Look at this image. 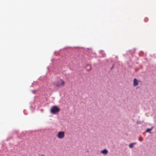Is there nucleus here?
Masks as SVG:
<instances>
[{"label": "nucleus", "mask_w": 156, "mask_h": 156, "mask_svg": "<svg viewBox=\"0 0 156 156\" xmlns=\"http://www.w3.org/2000/svg\"><path fill=\"white\" fill-rule=\"evenodd\" d=\"M15 132L16 133H17L18 132V131L17 130H16Z\"/></svg>", "instance_id": "12"}, {"label": "nucleus", "mask_w": 156, "mask_h": 156, "mask_svg": "<svg viewBox=\"0 0 156 156\" xmlns=\"http://www.w3.org/2000/svg\"><path fill=\"white\" fill-rule=\"evenodd\" d=\"M57 136L59 139H62L65 136L64 133L63 132H59L58 133Z\"/></svg>", "instance_id": "3"}, {"label": "nucleus", "mask_w": 156, "mask_h": 156, "mask_svg": "<svg viewBox=\"0 0 156 156\" xmlns=\"http://www.w3.org/2000/svg\"><path fill=\"white\" fill-rule=\"evenodd\" d=\"M153 128V127L152 126L150 128L147 129L146 130V132L147 133L151 131L152 130Z\"/></svg>", "instance_id": "6"}, {"label": "nucleus", "mask_w": 156, "mask_h": 156, "mask_svg": "<svg viewBox=\"0 0 156 156\" xmlns=\"http://www.w3.org/2000/svg\"><path fill=\"white\" fill-rule=\"evenodd\" d=\"M65 83V82L63 80L60 78H58L55 83L54 84V85L55 87L60 88L64 86Z\"/></svg>", "instance_id": "1"}, {"label": "nucleus", "mask_w": 156, "mask_h": 156, "mask_svg": "<svg viewBox=\"0 0 156 156\" xmlns=\"http://www.w3.org/2000/svg\"><path fill=\"white\" fill-rule=\"evenodd\" d=\"M137 123L138 124H140V123H141V121H137Z\"/></svg>", "instance_id": "10"}, {"label": "nucleus", "mask_w": 156, "mask_h": 156, "mask_svg": "<svg viewBox=\"0 0 156 156\" xmlns=\"http://www.w3.org/2000/svg\"><path fill=\"white\" fill-rule=\"evenodd\" d=\"M90 69H87V71H89L90 70Z\"/></svg>", "instance_id": "11"}, {"label": "nucleus", "mask_w": 156, "mask_h": 156, "mask_svg": "<svg viewBox=\"0 0 156 156\" xmlns=\"http://www.w3.org/2000/svg\"><path fill=\"white\" fill-rule=\"evenodd\" d=\"M36 92V90H32V93L33 94H35Z\"/></svg>", "instance_id": "9"}, {"label": "nucleus", "mask_w": 156, "mask_h": 156, "mask_svg": "<svg viewBox=\"0 0 156 156\" xmlns=\"http://www.w3.org/2000/svg\"><path fill=\"white\" fill-rule=\"evenodd\" d=\"M135 143H131L129 144V147L131 148H132L133 147V145L134 144H135Z\"/></svg>", "instance_id": "7"}, {"label": "nucleus", "mask_w": 156, "mask_h": 156, "mask_svg": "<svg viewBox=\"0 0 156 156\" xmlns=\"http://www.w3.org/2000/svg\"><path fill=\"white\" fill-rule=\"evenodd\" d=\"M108 151L105 149L101 151V153L105 154H107L108 153Z\"/></svg>", "instance_id": "5"}, {"label": "nucleus", "mask_w": 156, "mask_h": 156, "mask_svg": "<svg viewBox=\"0 0 156 156\" xmlns=\"http://www.w3.org/2000/svg\"><path fill=\"white\" fill-rule=\"evenodd\" d=\"M59 108L57 106H54L51 108L50 112L53 114H55L59 112Z\"/></svg>", "instance_id": "2"}, {"label": "nucleus", "mask_w": 156, "mask_h": 156, "mask_svg": "<svg viewBox=\"0 0 156 156\" xmlns=\"http://www.w3.org/2000/svg\"><path fill=\"white\" fill-rule=\"evenodd\" d=\"M138 140L139 141H142L143 140V138L142 137H139Z\"/></svg>", "instance_id": "8"}, {"label": "nucleus", "mask_w": 156, "mask_h": 156, "mask_svg": "<svg viewBox=\"0 0 156 156\" xmlns=\"http://www.w3.org/2000/svg\"><path fill=\"white\" fill-rule=\"evenodd\" d=\"M41 156H44V155H42Z\"/></svg>", "instance_id": "13"}, {"label": "nucleus", "mask_w": 156, "mask_h": 156, "mask_svg": "<svg viewBox=\"0 0 156 156\" xmlns=\"http://www.w3.org/2000/svg\"><path fill=\"white\" fill-rule=\"evenodd\" d=\"M140 82V81L138 80L136 78H134L133 82V86L136 87L139 84V82Z\"/></svg>", "instance_id": "4"}]
</instances>
